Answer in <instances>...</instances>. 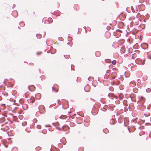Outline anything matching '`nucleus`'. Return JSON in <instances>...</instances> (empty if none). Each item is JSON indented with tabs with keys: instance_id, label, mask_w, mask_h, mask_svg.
Returning <instances> with one entry per match:
<instances>
[{
	"instance_id": "f257e3e1",
	"label": "nucleus",
	"mask_w": 151,
	"mask_h": 151,
	"mask_svg": "<svg viewBox=\"0 0 151 151\" xmlns=\"http://www.w3.org/2000/svg\"><path fill=\"white\" fill-rule=\"evenodd\" d=\"M41 97V95L40 93H38L36 95L32 96L30 99L28 100V102L31 103H33L35 99H39Z\"/></svg>"
},
{
	"instance_id": "f03ea898",
	"label": "nucleus",
	"mask_w": 151,
	"mask_h": 151,
	"mask_svg": "<svg viewBox=\"0 0 151 151\" xmlns=\"http://www.w3.org/2000/svg\"><path fill=\"white\" fill-rule=\"evenodd\" d=\"M39 110L40 113L42 114H44L45 112V109L44 106L41 105L39 107Z\"/></svg>"
},
{
	"instance_id": "7ed1b4c3",
	"label": "nucleus",
	"mask_w": 151,
	"mask_h": 151,
	"mask_svg": "<svg viewBox=\"0 0 151 151\" xmlns=\"http://www.w3.org/2000/svg\"><path fill=\"white\" fill-rule=\"evenodd\" d=\"M145 98L143 97H141L139 99L137 102L140 104H143L145 101Z\"/></svg>"
},
{
	"instance_id": "20e7f679",
	"label": "nucleus",
	"mask_w": 151,
	"mask_h": 151,
	"mask_svg": "<svg viewBox=\"0 0 151 151\" xmlns=\"http://www.w3.org/2000/svg\"><path fill=\"white\" fill-rule=\"evenodd\" d=\"M141 47L144 49H145L147 48L148 45L146 43H144L141 44Z\"/></svg>"
},
{
	"instance_id": "39448f33",
	"label": "nucleus",
	"mask_w": 151,
	"mask_h": 151,
	"mask_svg": "<svg viewBox=\"0 0 151 151\" xmlns=\"http://www.w3.org/2000/svg\"><path fill=\"white\" fill-rule=\"evenodd\" d=\"M129 85L131 87H134L136 86V83L134 81H131L129 83Z\"/></svg>"
},
{
	"instance_id": "423d86ee",
	"label": "nucleus",
	"mask_w": 151,
	"mask_h": 151,
	"mask_svg": "<svg viewBox=\"0 0 151 151\" xmlns=\"http://www.w3.org/2000/svg\"><path fill=\"white\" fill-rule=\"evenodd\" d=\"M110 77H111L113 79L114 78L116 77V72H113L111 74H109Z\"/></svg>"
},
{
	"instance_id": "0eeeda50",
	"label": "nucleus",
	"mask_w": 151,
	"mask_h": 151,
	"mask_svg": "<svg viewBox=\"0 0 151 151\" xmlns=\"http://www.w3.org/2000/svg\"><path fill=\"white\" fill-rule=\"evenodd\" d=\"M12 15L14 17H16L18 16V13L17 11H14L12 14Z\"/></svg>"
},
{
	"instance_id": "6e6552de",
	"label": "nucleus",
	"mask_w": 151,
	"mask_h": 151,
	"mask_svg": "<svg viewBox=\"0 0 151 151\" xmlns=\"http://www.w3.org/2000/svg\"><path fill=\"white\" fill-rule=\"evenodd\" d=\"M22 107L24 110H26L28 109V106L27 104H23L22 106Z\"/></svg>"
},
{
	"instance_id": "1a4fd4ad",
	"label": "nucleus",
	"mask_w": 151,
	"mask_h": 151,
	"mask_svg": "<svg viewBox=\"0 0 151 151\" xmlns=\"http://www.w3.org/2000/svg\"><path fill=\"white\" fill-rule=\"evenodd\" d=\"M115 120L112 119L110 120V123L111 124H114L115 123Z\"/></svg>"
},
{
	"instance_id": "9d476101",
	"label": "nucleus",
	"mask_w": 151,
	"mask_h": 151,
	"mask_svg": "<svg viewBox=\"0 0 151 151\" xmlns=\"http://www.w3.org/2000/svg\"><path fill=\"white\" fill-rule=\"evenodd\" d=\"M95 54L96 56H99L101 55V53L99 51H97L95 52Z\"/></svg>"
},
{
	"instance_id": "9b49d317",
	"label": "nucleus",
	"mask_w": 151,
	"mask_h": 151,
	"mask_svg": "<svg viewBox=\"0 0 151 151\" xmlns=\"http://www.w3.org/2000/svg\"><path fill=\"white\" fill-rule=\"evenodd\" d=\"M62 128L63 130L65 131L68 129V127L66 126H64L62 127Z\"/></svg>"
},
{
	"instance_id": "f8f14e48",
	"label": "nucleus",
	"mask_w": 151,
	"mask_h": 151,
	"mask_svg": "<svg viewBox=\"0 0 151 151\" xmlns=\"http://www.w3.org/2000/svg\"><path fill=\"white\" fill-rule=\"evenodd\" d=\"M27 122L26 121H24L22 123V126H25L27 125Z\"/></svg>"
},
{
	"instance_id": "ddd939ff",
	"label": "nucleus",
	"mask_w": 151,
	"mask_h": 151,
	"mask_svg": "<svg viewBox=\"0 0 151 151\" xmlns=\"http://www.w3.org/2000/svg\"><path fill=\"white\" fill-rule=\"evenodd\" d=\"M125 76L127 77H129V74L128 72H125Z\"/></svg>"
},
{
	"instance_id": "4468645a",
	"label": "nucleus",
	"mask_w": 151,
	"mask_h": 151,
	"mask_svg": "<svg viewBox=\"0 0 151 151\" xmlns=\"http://www.w3.org/2000/svg\"><path fill=\"white\" fill-rule=\"evenodd\" d=\"M106 106H105L103 108H101V109L103 111H105L106 110Z\"/></svg>"
},
{
	"instance_id": "2eb2a0df",
	"label": "nucleus",
	"mask_w": 151,
	"mask_h": 151,
	"mask_svg": "<svg viewBox=\"0 0 151 151\" xmlns=\"http://www.w3.org/2000/svg\"><path fill=\"white\" fill-rule=\"evenodd\" d=\"M49 19V20H46L45 21V23H52V22H50V20H51V18H50Z\"/></svg>"
},
{
	"instance_id": "dca6fc26",
	"label": "nucleus",
	"mask_w": 151,
	"mask_h": 151,
	"mask_svg": "<svg viewBox=\"0 0 151 151\" xmlns=\"http://www.w3.org/2000/svg\"><path fill=\"white\" fill-rule=\"evenodd\" d=\"M147 56L149 59H151V53H148L147 54Z\"/></svg>"
},
{
	"instance_id": "f3484780",
	"label": "nucleus",
	"mask_w": 151,
	"mask_h": 151,
	"mask_svg": "<svg viewBox=\"0 0 151 151\" xmlns=\"http://www.w3.org/2000/svg\"><path fill=\"white\" fill-rule=\"evenodd\" d=\"M19 25L21 27H23L24 25V22H22L20 23Z\"/></svg>"
},
{
	"instance_id": "a211bd4d",
	"label": "nucleus",
	"mask_w": 151,
	"mask_h": 151,
	"mask_svg": "<svg viewBox=\"0 0 151 151\" xmlns=\"http://www.w3.org/2000/svg\"><path fill=\"white\" fill-rule=\"evenodd\" d=\"M116 63V61L115 60H113L112 61V63L113 65H115Z\"/></svg>"
},
{
	"instance_id": "6ab92c4d",
	"label": "nucleus",
	"mask_w": 151,
	"mask_h": 151,
	"mask_svg": "<svg viewBox=\"0 0 151 151\" xmlns=\"http://www.w3.org/2000/svg\"><path fill=\"white\" fill-rule=\"evenodd\" d=\"M151 90L150 88H147L146 89V91L147 92H150Z\"/></svg>"
},
{
	"instance_id": "aec40b11",
	"label": "nucleus",
	"mask_w": 151,
	"mask_h": 151,
	"mask_svg": "<svg viewBox=\"0 0 151 151\" xmlns=\"http://www.w3.org/2000/svg\"><path fill=\"white\" fill-rule=\"evenodd\" d=\"M37 127L38 129H40L41 128V126L40 125L37 126Z\"/></svg>"
},
{
	"instance_id": "412c9836",
	"label": "nucleus",
	"mask_w": 151,
	"mask_h": 151,
	"mask_svg": "<svg viewBox=\"0 0 151 151\" xmlns=\"http://www.w3.org/2000/svg\"><path fill=\"white\" fill-rule=\"evenodd\" d=\"M145 59H144V60L143 61H142V65H143L145 64Z\"/></svg>"
},
{
	"instance_id": "4be33fe9",
	"label": "nucleus",
	"mask_w": 151,
	"mask_h": 151,
	"mask_svg": "<svg viewBox=\"0 0 151 151\" xmlns=\"http://www.w3.org/2000/svg\"><path fill=\"white\" fill-rule=\"evenodd\" d=\"M51 151H52V150H50ZM54 151H58V149L57 148H55Z\"/></svg>"
},
{
	"instance_id": "5701e85b",
	"label": "nucleus",
	"mask_w": 151,
	"mask_h": 151,
	"mask_svg": "<svg viewBox=\"0 0 151 151\" xmlns=\"http://www.w3.org/2000/svg\"><path fill=\"white\" fill-rule=\"evenodd\" d=\"M64 56L66 58H69V55H67L66 57L65 55H64Z\"/></svg>"
},
{
	"instance_id": "b1692460",
	"label": "nucleus",
	"mask_w": 151,
	"mask_h": 151,
	"mask_svg": "<svg viewBox=\"0 0 151 151\" xmlns=\"http://www.w3.org/2000/svg\"><path fill=\"white\" fill-rule=\"evenodd\" d=\"M113 94H110V93H109L108 94V96L110 97V96H112Z\"/></svg>"
},
{
	"instance_id": "393cba45",
	"label": "nucleus",
	"mask_w": 151,
	"mask_h": 151,
	"mask_svg": "<svg viewBox=\"0 0 151 151\" xmlns=\"http://www.w3.org/2000/svg\"><path fill=\"white\" fill-rule=\"evenodd\" d=\"M110 72V70H107L106 71V73L107 74H109V73Z\"/></svg>"
},
{
	"instance_id": "a878e982",
	"label": "nucleus",
	"mask_w": 151,
	"mask_h": 151,
	"mask_svg": "<svg viewBox=\"0 0 151 151\" xmlns=\"http://www.w3.org/2000/svg\"><path fill=\"white\" fill-rule=\"evenodd\" d=\"M88 87V85H87L85 87V90L86 91V90L85 89H86V88H87V87Z\"/></svg>"
},
{
	"instance_id": "bb28decb",
	"label": "nucleus",
	"mask_w": 151,
	"mask_h": 151,
	"mask_svg": "<svg viewBox=\"0 0 151 151\" xmlns=\"http://www.w3.org/2000/svg\"><path fill=\"white\" fill-rule=\"evenodd\" d=\"M27 94H28V93H27L25 94V96L26 97H27Z\"/></svg>"
},
{
	"instance_id": "cd10ccee",
	"label": "nucleus",
	"mask_w": 151,
	"mask_h": 151,
	"mask_svg": "<svg viewBox=\"0 0 151 151\" xmlns=\"http://www.w3.org/2000/svg\"><path fill=\"white\" fill-rule=\"evenodd\" d=\"M60 100H58V104H60Z\"/></svg>"
},
{
	"instance_id": "c85d7f7f",
	"label": "nucleus",
	"mask_w": 151,
	"mask_h": 151,
	"mask_svg": "<svg viewBox=\"0 0 151 151\" xmlns=\"http://www.w3.org/2000/svg\"><path fill=\"white\" fill-rule=\"evenodd\" d=\"M55 91L56 92L58 91V89H55Z\"/></svg>"
},
{
	"instance_id": "c756f323",
	"label": "nucleus",
	"mask_w": 151,
	"mask_h": 151,
	"mask_svg": "<svg viewBox=\"0 0 151 151\" xmlns=\"http://www.w3.org/2000/svg\"><path fill=\"white\" fill-rule=\"evenodd\" d=\"M52 89L53 90H55V89L53 87H52Z\"/></svg>"
},
{
	"instance_id": "7c9ffc66",
	"label": "nucleus",
	"mask_w": 151,
	"mask_h": 151,
	"mask_svg": "<svg viewBox=\"0 0 151 151\" xmlns=\"http://www.w3.org/2000/svg\"><path fill=\"white\" fill-rule=\"evenodd\" d=\"M71 70H74V69H73L72 68V67H71Z\"/></svg>"
},
{
	"instance_id": "2f4dec72",
	"label": "nucleus",
	"mask_w": 151,
	"mask_h": 151,
	"mask_svg": "<svg viewBox=\"0 0 151 151\" xmlns=\"http://www.w3.org/2000/svg\"><path fill=\"white\" fill-rule=\"evenodd\" d=\"M37 55H39V53H37Z\"/></svg>"
},
{
	"instance_id": "473e14b6",
	"label": "nucleus",
	"mask_w": 151,
	"mask_h": 151,
	"mask_svg": "<svg viewBox=\"0 0 151 151\" xmlns=\"http://www.w3.org/2000/svg\"><path fill=\"white\" fill-rule=\"evenodd\" d=\"M105 62H106V63H107V62L106 61V60H105Z\"/></svg>"
},
{
	"instance_id": "72a5a7b5",
	"label": "nucleus",
	"mask_w": 151,
	"mask_h": 151,
	"mask_svg": "<svg viewBox=\"0 0 151 151\" xmlns=\"http://www.w3.org/2000/svg\"><path fill=\"white\" fill-rule=\"evenodd\" d=\"M110 88L112 89V88Z\"/></svg>"
},
{
	"instance_id": "f704fd0d",
	"label": "nucleus",
	"mask_w": 151,
	"mask_h": 151,
	"mask_svg": "<svg viewBox=\"0 0 151 151\" xmlns=\"http://www.w3.org/2000/svg\"><path fill=\"white\" fill-rule=\"evenodd\" d=\"M25 131H27V129H25Z\"/></svg>"
},
{
	"instance_id": "c9c22d12",
	"label": "nucleus",
	"mask_w": 151,
	"mask_h": 151,
	"mask_svg": "<svg viewBox=\"0 0 151 151\" xmlns=\"http://www.w3.org/2000/svg\"><path fill=\"white\" fill-rule=\"evenodd\" d=\"M129 132L130 133V130H129Z\"/></svg>"
},
{
	"instance_id": "e433bc0d",
	"label": "nucleus",
	"mask_w": 151,
	"mask_h": 151,
	"mask_svg": "<svg viewBox=\"0 0 151 151\" xmlns=\"http://www.w3.org/2000/svg\"><path fill=\"white\" fill-rule=\"evenodd\" d=\"M54 53H52V52L51 53L52 54H54Z\"/></svg>"
},
{
	"instance_id": "4c0bfd02",
	"label": "nucleus",
	"mask_w": 151,
	"mask_h": 151,
	"mask_svg": "<svg viewBox=\"0 0 151 151\" xmlns=\"http://www.w3.org/2000/svg\"><path fill=\"white\" fill-rule=\"evenodd\" d=\"M46 126V127H47V125H46V126Z\"/></svg>"
},
{
	"instance_id": "58836bf2",
	"label": "nucleus",
	"mask_w": 151,
	"mask_h": 151,
	"mask_svg": "<svg viewBox=\"0 0 151 151\" xmlns=\"http://www.w3.org/2000/svg\"><path fill=\"white\" fill-rule=\"evenodd\" d=\"M36 37H37V38L38 37V36H36Z\"/></svg>"
},
{
	"instance_id": "ea45409f",
	"label": "nucleus",
	"mask_w": 151,
	"mask_h": 151,
	"mask_svg": "<svg viewBox=\"0 0 151 151\" xmlns=\"http://www.w3.org/2000/svg\"><path fill=\"white\" fill-rule=\"evenodd\" d=\"M36 37H37V38L38 37V36H36Z\"/></svg>"
}]
</instances>
